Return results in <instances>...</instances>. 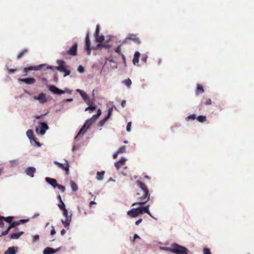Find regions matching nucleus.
Masks as SVG:
<instances>
[{"label": "nucleus", "instance_id": "nucleus-57", "mask_svg": "<svg viewBox=\"0 0 254 254\" xmlns=\"http://www.w3.org/2000/svg\"><path fill=\"white\" fill-rule=\"evenodd\" d=\"M55 234H56V231L55 230V228L54 227H52V229L51 231V234L52 235H54Z\"/></svg>", "mask_w": 254, "mask_h": 254}, {"label": "nucleus", "instance_id": "nucleus-14", "mask_svg": "<svg viewBox=\"0 0 254 254\" xmlns=\"http://www.w3.org/2000/svg\"><path fill=\"white\" fill-rule=\"evenodd\" d=\"M113 111L112 108H110L108 110V114L106 117H105L103 120H101L99 123V126H102L108 120V119L110 117L111 115L112 114V112Z\"/></svg>", "mask_w": 254, "mask_h": 254}, {"label": "nucleus", "instance_id": "nucleus-20", "mask_svg": "<svg viewBox=\"0 0 254 254\" xmlns=\"http://www.w3.org/2000/svg\"><path fill=\"white\" fill-rule=\"evenodd\" d=\"M19 81L23 82L27 84H33L35 82L36 80L34 78H28L19 79Z\"/></svg>", "mask_w": 254, "mask_h": 254}, {"label": "nucleus", "instance_id": "nucleus-41", "mask_svg": "<svg viewBox=\"0 0 254 254\" xmlns=\"http://www.w3.org/2000/svg\"><path fill=\"white\" fill-rule=\"evenodd\" d=\"M59 190H60L64 192L65 190V188L62 185H59L58 184L57 187Z\"/></svg>", "mask_w": 254, "mask_h": 254}, {"label": "nucleus", "instance_id": "nucleus-46", "mask_svg": "<svg viewBox=\"0 0 254 254\" xmlns=\"http://www.w3.org/2000/svg\"><path fill=\"white\" fill-rule=\"evenodd\" d=\"M61 203H62V204H59V208H60L61 210H64V209H66V208H65V207L64 204V203L63 202V201H62V202H61Z\"/></svg>", "mask_w": 254, "mask_h": 254}, {"label": "nucleus", "instance_id": "nucleus-26", "mask_svg": "<svg viewBox=\"0 0 254 254\" xmlns=\"http://www.w3.org/2000/svg\"><path fill=\"white\" fill-rule=\"evenodd\" d=\"M16 250L13 247L8 248L7 250L4 252V254H16Z\"/></svg>", "mask_w": 254, "mask_h": 254}, {"label": "nucleus", "instance_id": "nucleus-38", "mask_svg": "<svg viewBox=\"0 0 254 254\" xmlns=\"http://www.w3.org/2000/svg\"><path fill=\"white\" fill-rule=\"evenodd\" d=\"M96 106H93V105H89V107H87L85 109V111H87L89 110V111L92 112V111H94L96 109Z\"/></svg>", "mask_w": 254, "mask_h": 254}, {"label": "nucleus", "instance_id": "nucleus-25", "mask_svg": "<svg viewBox=\"0 0 254 254\" xmlns=\"http://www.w3.org/2000/svg\"><path fill=\"white\" fill-rule=\"evenodd\" d=\"M71 216H69V217L66 218L65 220H62V222L65 227H67L69 226L70 222L71 221Z\"/></svg>", "mask_w": 254, "mask_h": 254}, {"label": "nucleus", "instance_id": "nucleus-34", "mask_svg": "<svg viewBox=\"0 0 254 254\" xmlns=\"http://www.w3.org/2000/svg\"><path fill=\"white\" fill-rule=\"evenodd\" d=\"M70 186L72 188V190L75 191L78 190V187L77 185L73 181H71L70 183Z\"/></svg>", "mask_w": 254, "mask_h": 254}, {"label": "nucleus", "instance_id": "nucleus-3", "mask_svg": "<svg viewBox=\"0 0 254 254\" xmlns=\"http://www.w3.org/2000/svg\"><path fill=\"white\" fill-rule=\"evenodd\" d=\"M58 64L59 65L55 67V68L59 71L61 72H64V76H66L68 75L70 73V70L69 69H66L65 67V63L63 60H58L57 62Z\"/></svg>", "mask_w": 254, "mask_h": 254}, {"label": "nucleus", "instance_id": "nucleus-1", "mask_svg": "<svg viewBox=\"0 0 254 254\" xmlns=\"http://www.w3.org/2000/svg\"><path fill=\"white\" fill-rule=\"evenodd\" d=\"M136 183L139 189L134 195L136 201L132 204V206L145 204L149 201L150 196L149 190L144 183L139 181Z\"/></svg>", "mask_w": 254, "mask_h": 254}, {"label": "nucleus", "instance_id": "nucleus-9", "mask_svg": "<svg viewBox=\"0 0 254 254\" xmlns=\"http://www.w3.org/2000/svg\"><path fill=\"white\" fill-rule=\"evenodd\" d=\"M33 99L35 100H38L40 103L44 104L47 102L46 94L44 93H41L38 96H34Z\"/></svg>", "mask_w": 254, "mask_h": 254}, {"label": "nucleus", "instance_id": "nucleus-51", "mask_svg": "<svg viewBox=\"0 0 254 254\" xmlns=\"http://www.w3.org/2000/svg\"><path fill=\"white\" fill-rule=\"evenodd\" d=\"M98 117H99V116H97V114L94 115L91 118L89 119L88 122L92 120L96 121L98 118Z\"/></svg>", "mask_w": 254, "mask_h": 254}, {"label": "nucleus", "instance_id": "nucleus-29", "mask_svg": "<svg viewBox=\"0 0 254 254\" xmlns=\"http://www.w3.org/2000/svg\"><path fill=\"white\" fill-rule=\"evenodd\" d=\"M204 91L202 86L198 84L197 86L196 93L197 95L203 93Z\"/></svg>", "mask_w": 254, "mask_h": 254}, {"label": "nucleus", "instance_id": "nucleus-52", "mask_svg": "<svg viewBox=\"0 0 254 254\" xmlns=\"http://www.w3.org/2000/svg\"><path fill=\"white\" fill-rule=\"evenodd\" d=\"M98 35H99V26L98 25L96 26L95 36Z\"/></svg>", "mask_w": 254, "mask_h": 254}, {"label": "nucleus", "instance_id": "nucleus-31", "mask_svg": "<svg viewBox=\"0 0 254 254\" xmlns=\"http://www.w3.org/2000/svg\"><path fill=\"white\" fill-rule=\"evenodd\" d=\"M77 91L79 93L80 95L81 96V97H82L83 100H84V99L86 98L88 96L86 94V92H85L84 91L81 90H80V89H78L77 90Z\"/></svg>", "mask_w": 254, "mask_h": 254}, {"label": "nucleus", "instance_id": "nucleus-44", "mask_svg": "<svg viewBox=\"0 0 254 254\" xmlns=\"http://www.w3.org/2000/svg\"><path fill=\"white\" fill-rule=\"evenodd\" d=\"M196 119V116L194 114H192V115H190V116H189L188 117H187V120H194Z\"/></svg>", "mask_w": 254, "mask_h": 254}, {"label": "nucleus", "instance_id": "nucleus-60", "mask_svg": "<svg viewBox=\"0 0 254 254\" xmlns=\"http://www.w3.org/2000/svg\"><path fill=\"white\" fill-rule=\"evenodd\" d=\"M119 154V153H118V151L116 152L113 154V158H114V159H116V158L117 157V156H118V154Z\"/></svg>", "mask_w": 254, "mask_h": 254}, {"label": "nucleus", "instance_id": "nucleus-6", "mask_svg": "<svg viewBox=\"0 0 254 254\" xmlns=\"http://www.w3.org/2000/svg\"><path fill=\"white\" fill-rule=\"evenodd\" d=\"M89 119L86 120L85 123H84L83 127L81 128L80 129L79 132L77 134V135L75 136V139H77L78 137H79L80 135H83L87 131V129L89 128L90 126L92 124V123H91L90 120L89 121Z\"/></svg>", "mask_w": 254, "mask_h": 254}, {"label": "nucleus", "instance_id": "nucleus-47", "mask_svg": "<svg viewBox=\"0 0 254 254\" xmlns=\"http://www.w3.org/2000/svg\"><path fill=\"white\" fill-rule=\"evenodd\" d=\"M77 70L80 73H82L84 71V68L82 65H79Z\"/></svg>", "mask_w": 254, "mask_h": 254}, {"label": "nucleus", "instance_id": "nucleus-27", "mask_svg": "<svg viewBox=\"0 0 254 254\" xmlns=\"http://www.w3.org/2000/svg\"><path fill=\"white\" fill-rule=\"evenodd\" d=\"M104 171L98 172L97 173L96 179L99 181L103 180L104 178Z\"/></svg>", "mask_w": 254, "mask_h": 254}, {"label": "nucleus", "instance_id": "nucleus-5", "mask_svg": "<svg viewBox=\"0 0 254 254\" xmlns=\"http://www.w3.org/2000/svg\"><path fill=\"white\" fill-rule=\"evenodd\" d=\"M89 119L86 120L85 123H84L83 127L81 128L80 129L79 132L77 134V135L75 136V139H77L78 137H79L80 135H83L87 131V129L89 128L90 126L92 124V123H91L90 120L89 121Z\"/></svg>", "mask_w": 254, "mask_h": 254}, {"label": "nucleus", "instance_id": "nucleus-33", "mask_svg": "<svg viewBox=\"0 0 254 254\" xmlns=\"http://www.w3.org/2000/svg\"><path fill=\"white\" fill-rule=\"evenodd\" d=\"M123 82L128 88L130 87V85L132 83L131 80L129 78L124 80Z\"/></svg>", "mask_w": 254, "mask_h": 254}, {"label": "nucleus", "instance_id": "nucleus-63", "mask_svg": "<svg viewBox=\"0 0 254 254\" xmlns=\"http://www.w3.org/2000/svg\"><path fill=\"white\" fill-rule=\"evenodd\" d=\"M97 116L99 117L101 115V111L100 109H98L97 113Z\"/></svg>", "mask_w": 254, "mask_h": 254}, {"label": "nucleus", "instance_id": "nucleus-8", "mask_svg": "<svg viewBox=\"0 0 254 254\" xmlns=\"http://www.w3.org/2000/svg\"><path fill=\"white\" fill-rule=\"evenodd\" d=\"M54 163L57 165L59 168L62 169L63 170L65 171L66 175H68L69 174V164L67 160H65V163L62 164L60 163L57 161H55Z\"/></svg>", "mask_w": 254, "mask_h": 254}, {"label": "nucleus", "instance_id": "nucleus-23", "mask_svg": "<svg viewBox=\"0 0 254 254\" xmlns=\"http://www.w3.org/2000/svg\"><path fill=\"white\" fill-rule=\"evenodd\" d=\"M140 57V53L139 52H135L133 56L132 62L133 64L135 65L136 64L139 62V59Z\"/></svg>", "mask_w": 254, "mask_h": 254}, {"label": "nucleus", "instance_id": "nucleus-37", "mask_svg": "<svg viewBox=\"0 0 254 254\" xmlns=\"http://www.w3.org/2000/svg\"><path fill=\"white\" fill-rule=\"evenodd\" d=\"M84 101L88 105H92L93 104V102L88 96L86 98L84 99Z\"/></svg>", "mask_w": 254, "mask_h": 254}, {"label": "nucleus", "instance_id": "nucleus-24", "mask_svg": "<svg viewBox=\"0 0 254 254\" xmlns=\"http://www.w3.org/2000/svg\"><path fill=\"white\" fill-rule=\"evenodd\" d=\"M23 234V232H20L18 233H12L10 235V238L11 239H18L22 234Z\"/></svg>", "mask_w": 254, "mask_h": 254}, {"label": "nucleus", "instance_id": "nucleus-40", "mask_svg": "<svg viewBox=\"0 0 254 254\" xmlns=\"http://www.w3.org/2000/svg\"><path fill=\"white\" fill-rule=\"evenodd\" d=\"M101 46L106 49H109L111 47V46L110 45L108 44H98L97 45V46H98V47H100Z\"/></svg>", "mask_w": 254, "mask_h": 254}, {"label": "nucleus", "instance_id": "nucleus-58", "mask_svg": "<svg viewBox=\"0 0 254 254\" xmlns=\"http://www.w3.org/2000/svg\"><path fill=\"white\" fill-rule=\"evenodd\" d=\"M126 101L124 100L121 102V106L122 107H124L126 106Z\"/></svg>", "mask_w": 254, "mask_h": 254}, {"label": "nucleus", "instance_id": "nucleus-7", "mask_svg": "<svg viewBox=\"0 0 254 254\" xmlns=\"http://www.w3.org/2000/svg\"><path fill=\"white\" fill-rule=\"evenodd\" d=\"M131 40L134 43L139 45L141 43V41L136 34H128L124 40V42L127 43L128 41Z\"/></svg>", "mask_w": 254, "mask_h": 254}, {"label": "nucleus", "instance_id": "nucleus-15", "mask_svg": "<svg viewBox=\"0 0 254 254\" xmlns=\"http://www.w3.org/2000/svg\"><path fill=\"white\" fill-rule=\"evenodd\" d=\"M35 172L36 169L33 167H29L25 170L26 174L31 177H34Z\"/></svg>", "mask_w": 254, "mask_h": 254}, {"label": "nucleus", "instance_id": "nucleus-28", "mask_svg": "<svg viewBox=\"0 0 254 254\" xmlns=\"http://www.w3.org/2000/svg\"><path fill=\"white\" fill-rule=\"evenodd\" d=\"M95 39L97 42L100 43V44L103 42L105 39L104 36L103 35H96L95 36Z\"/></svg>", "mask_w": 254, "mask_h": 254}, {"label": "nucleus", "instance_id": "nucleus-49", "mask_svg": "<svg viewBox=\"0 0 254 254\" xmlns=\"http://www.w3.org/2000/svg\"><path fill=\"white\" fill-rule=\"evenodd\" d=\"M39 240V235H36L33 236V242L37 241Z\"/></svg>", "mask_w": 254, "mask_h": 254}, {"label": "nucleus", "instance_id": "nucleus-56", "mask_svg": "<svg viewBox=\"0 0 254 254\" xmlns=\"http://www.w3.org/2000/svg\"><path fill=\"white\" fill-rule=\"evenodd\" d=\"M147 57L145 56L142 57L141 61L144 63H146L147 61Z\"/></svg>", "mask_w": 254, "mask_h": 254}, {"label": "nucleus", "instance_id": "nucleus-54", "mask_svg": "<svg viewBox=\"0 0 254 254\" xmlns=\"http://www.w3.org/2000/svg\"><path fill=\"white\" fill-rule=\"evenodd\" d=\"M9 230H10V229H9V228L8 227V228H7V229L5 231H3V232H2V233H1V236H4V235H6L8 233V231H9Z\"/></svg>", "mask_w": 254, "mask_h": 254}, {"label": "nucleus", "instance_id": "nucleus-55", "mask_svg": "<svg viewBox=\"0 0 254 254\" xmlns=\"http://www.w3.org/2000/svg\"><path fill=\"white\" fill-rule=\"evenodd\" d=\"M2 216L0 215V227H3L4 226V223L2 221Z\"/></svg>", "mask_w": 254, "mask_h": 254}, {"label": "nucleus", "instance_id": "nucleus-53", "mask_svg": "<svg viewBox=\"0 0 254 254\" xmlns=\"http://www.w3.org/2000/svg\"><path fill=\"white\" fill-rule=\"evenodd\" d=\"M211 104V100L210 99H208L206 100V101H205V102L204 103V104L205 105H210Z\"/></svg>", "mask_w": 254, "mask_h": 254}, {"label": "nucleus", "instance_id": "nucleus-42", "mask_svg": "<svg viewBox=\"0 0 254 254\" xmlns=\"http://www.w3.org/2000/svg\"><path fill=\"white\" fill-rule=\"evenodd\" d=\"M115 52L117 53L118 54L121 55L123 54L121 52V46H118L115 49Z\"/></svg>", "mask_w": 254, "mask_h": 254}, {"label": "nucleus", "instance_id": "nucleus-32", "mask_svg": "<svg viewBox=\"0 0 254 254\" xmlns=\"http://www.w3.org/2000/svg\"><path fill=\"white\" fill-rule=\"evenodd\" d=\"M28 52L27 49H24L18 55H17V59H20L21 58L24 54H26Z\"/></svg>", "mask_w": 254, "mask_h": 254}, {"label": "nucleus", "instance_id": "nucleus-18", "mask_svg": "<svg viewBox=\"0 0 254 254\" xmlns=\"http://www.w3.org/2000/svg\"><path fill=\"white\" fill-rule=\"evenodd\" d=\"M45 180L48 184L51 185L53 187H54V188H56L58 183L56 179L51 178L49 177H46L45 178Z\"/></svg>", "mask_w": 254, "mask_h": 254}, {"label": "nucleus", "instance_id": "nucleus-45", "mask_svg": "<svg viewBox=\"0 0 254 254\" xmlns=\"http://www.w3.org/2000/svg\"><path fill=\"white\" fill-rule=\"evenodd\" d=\"M203 254H211L210 250L208 248H204L203 249Z\"/></svg>", "mask_w": 254, "mask_h": 254}, {"label": "nucleus", "instance_id": "nucleus-30", "mask_svg": "<svg viewBox=\"0 0 254 254\" xmlns=\"http://www.w3.org/2000/svg\"><path fill=\"white\" fill-rule=\"evenodd\" d=\"M142 208H143V212H145L146 213H147L148 215H149L151 217H153L152 216V215H151V213L149 211V205H146L145 206H144V207H142Z\"/></svg>", "mask_w": 254, "mask_h": 254}, {"label": "nucleus", "instance_id": "nucleus-2", "mask_svg": "<svg viewBox=\"0 0 254 254\" xmlns=\"http://www.w3.org/2000/svg\"><path fill=\"white\" fill-rule=\"evenodd\" d=\"M166 250L175 254H188V249L183 246L173 243L170 247L167 248Z\"/></svg>", "mask_w": 254, "mask_h": 254}, {"label": "nucleus", "instance_id": "nucleus-4", "mask_svg": "<svg viewBox=\"0 0 254 254\" xmlns=\"http://www.w3.org/2000/svg\"><path fill=\"white\" fill-rule=\"evenodd\" d=\"M77 44L75 43L68 50L62 52L61 54L63 56H66V55L75 56L77 55Z\"/></svg>", "mask_w": 254, "mask_h": 254}, {"label": "nucleus", "instance_id": "nucleus-59", "mask_svg": "<svg viewBox=\"0 0 254 254\" xmlns=\"http://www.w3.org/2000/svg\"><path fill=\"white\" fill-rule=\"evenodd\" d=\"M121 56H122V59L124 61V64H126V58H125V56L124 54H121Z\"/></svg>", "mask_w": 254, "mask_h": 254}, {"label": "nucleus", "instance_id": "nucleus-43", "mask_svg": "<svg viewBox=\"0 0 254 254\" xmlns=\"http://www.w3.org/2000/svg\"><path fill=\"white\" fill-rule=\"evenodd\" d=\"M136 209L137 210V212L138 213V216L139 215V214H143L144 213L142 207H139L138 208H136Z\"/></svg>", "mask_w": 254, "mask_h": 254}, {"label": "nucleus", "instance_id": "nucleus-19", "mask_svg": "<svg viewBox=\"0 0 254 254\" xmlns=\"http://www.w3.org/2000/svg\"><path fill=\"white\" fill-rule=\"evenodd\" d=\"M44 64H40L37 66H29L24 67V70L26 73L28 70H40L42 68L43 66H44Z\"/></svg>", "mask_w": 254, "mask_h": 254}, {"label": "nucleus", "instance_id": "nucleus-50", "mask_svg": "<svg viewBox=\"0 0 254 254\" xmlns=\"http://www.w3.org/2000/svg\"><path fill=\"white\" fill-rule=\"evenodd\" d=\"M131 122L128 123V124H127V131H130V129H131Z\"/></svg>", "mask_w": 254, "mask_h": 254}, {"label": "nucleus", "instance_id": "nucleus-61", "mask_svg": "<svg viewBox=\"0 0 254 254\" xmlns=\"http://www.w3.org/2000/svg\"><path fill=\"white\" fill-rule=\"evenodd\" d=\"M142 221V219H140L135 222V224L138 225Z\"/></svg>", "mask_w": 254, "mask_h": 254}, {"label": "nucleus", "instance_id": "nucleus-13", "mask_svg": "<svg viewBox=\"0 0 254 254\" xmlns=\"http://www.w3.org/2000/svg\"><path fill=\"white\" fill-rule=\"evenodd\" d=\"M26 134L28 137L32 141H34L38 146L40 145V143L36 141L35 138L33 136V132L31 129H28L26 132Z\"/></svg>", "mask_w": 254, "mask_h": 254}, {"label": "nucleus", "instance_id": "nucleus-12", "mask_svg": "<svg viewBox=\"0 0 254 254\" xmlns=\"http://www.w3.org/2000/svg\"><path fill=\"white\" fill-rule=\"evenodd\" d=\"M28 221V219H21L19 221H14L13 222H11L9 226L8 227L9 229H10L12 228H14L16 226L20 225L21 223H24L27 222Z\"/></svg>", "mask_w": 254, "mask_h": 254}, {"label": "nucleus", "instance_id": "nucleus-21", "mask_svg": "<svg viewBox=\"0 0 254 254\" xmlns=\"http://www.w3.org/2000/svg\"><path fill=\"white\" fill-rule=\"evenodd\" d=\"M127 214L128 216L132 218L138 216V213L136 208H132L131 210L128 211Z\"/></svg>", "mask_w": 254, "mask_h": 254}, {"label": "nucleus", "instance_id": "nucleus-64", "mask_svg": "<svg viewBox=\"0 0 254 254\" xmlns=\"http://www.w3.org/2000/svg\"><path fill=\"white\" fill-rule=\"evenodd\" d=\"M66 231L64 229H63L62 230V231H61V235H64Z\"/></svg>", "mask_w": 254, "mask_h": 254}, {"label": "nucleus", "instance_id": "nucleus-39", "mask_svg": "<svg viewBox=\"0 0 254 254\" xmlns=\"http://www.w3.org/2000/svg\"><path fill=\"white\" fill-rule=\"evenodd\" d=\"M117 151L119 154L125 153L126 151V147L125 146H121Z\"/></svg>", "mask_w": 254, "mask_h": 254}, {"label": "nucleus", "instance_id": "nucleus-17", "mask_svg": "<svg viewBox=\"0 0 254 254\" xmlns=\"http://www.w3.org/2000/svg\"><path fill=\"white\" fill-rule=\"evenodd\" d=\"M85 44H86V49L87 51V54L88 55H90V53H91V50L90 48V42L88 34H87V35H86V37L85 38Z\"/></svg>", "mask_w": 254, "mask_h": 254}, {"label": "nucleus", "instance_id": "nucleus-11", "mask_svg": "<svg viewBox=\"0 0 254 254\" xmlns=\"http://www.w3.org/2000/svg\"><path fill=\"white\" fill-rule=\"evenodd\" d=\"M49 88L51 92L57 95H61L64 93V91L59 89L55 85H50Z\"/></svg>", "mask_w": 254, "mask_h": 254}, {"label": "nucleus", "instance_id": "nucleus-10", "mask_svg": "<svg viewBox=\"0 0 254 254\" xmlns=\"http://www.w3.org/2000/svg\"><path fill=\"white\" fill-rule=\"evenodd\" d=\"M41 125V129L39 131V128L38 127H37L36 128V131L38 133L39 131L40 132V133L42 135H43L46 132V131L49 128V127L48 126V125L46 123H44V122H42L40 123Z\"/></svg>", "mask_w": 254, "mask_h": 254}, {"label": "nucleus", "instance_id": "nucleus-16", "mask_svg": "<svg viewBox=\"0 0 254 254\" xmlns=\"http://www.w3.org/2000/svg\"><path fill=\"white\" fill-rule=\"evenodd\" d=\"M126 159L125 158H122L119 161L116 162L115 163V166L117 170H119L120 168L123 167L126 163Z\"/></svg>", "mask_w": 254, "mask_h": 254}, {"label": "nucleus", "instance_id": "nucleus-22", "mask_svg": "<svg viewBox=\"0 0 254 254\" xmlns=\"http://www.w3.org/2000/svg\"><path fill=\"white\" fill-rule=\"evenodd\" d=\"M59 251V249H54L52 248H47L43 251L44 254H53Z\"/></svg>", "mask_w": 254, "mask_h": 254}, {"label": "nucleus", "instance_id": "nucleus-62", "mask_svg": "<svg viewBox=\"0 0 254 254\" xmlns=\"http://www.w3.org/2000/svg\"><path fill=\"white\" fill-rule=\"evenodd\" d=\"M96 204V203L94 201H91L90 203H89V206L90 207H92V205L93 204Z\"/></svg>", "mask_w": 254, "mask_h": 254}, {"label": "nucleus", "instance_id": "nucleus-35", "mask_svg": "<svg viewBox=\"0 0 254 254\" xmlns=\"http://www.w3.org/2000/svg\"><path fill=\"white\" fill-rule=\"evenodd\" d=\"M2 221L3 220H5L6 222L10 223L12 222V220L13 219V217L12 216H8L7 217H4L2 216Z\"/></svg>", "mask_w": 254, "mask_h": 254}, {"label": "nucleus", "instance_id": "nucleus-36", "mask_svg": "<svg viewBox=\"0 0 254 254\" xmlns=\"http://www.w3.org/2000/svg\"><path fill=\"white\" fill-rule=\"evenodd\" d=\"M197 120L199 122L203 123L206 121V118L205 116H199L197 118Z\"/></svg>", "mask_w": 254, "mask_h": 254}, {"label": "nucleus", "instance_id": "nucleus-48", "mask_svg": "<svg viewBox=\"0 0 254 254\" xmlns=\"http://www.w3.org/2000/svg\"><path fill=\"white\" fill-rule=\"evenodd\" d=\"M63 215L65 217V218L69 217L68 216V212L66 209L63 210Z\"/></svg>", "mask_w": 254, "mask_h": 254}]
</instances>
